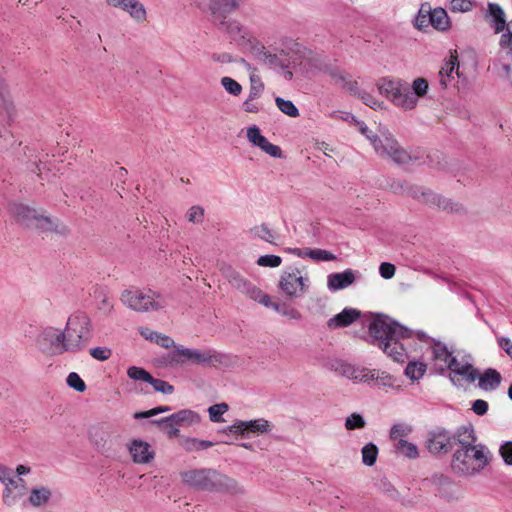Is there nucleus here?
I'll return each instance as SVG.
<instances>
[{
    "instance_id": "1a4fd4ad",
    "label": "nucleus",
    "mask_w": 512,
    "mask_h": 512,
    "mask_svg": "<svg viewBox=\"0 0 512 512\" xmlns=\"http://www.w3.org/2000/svg\"><path fill=\"white\" fill-rule=\"evenodd\" d=\"M90 318L82 312L69 317L65 335L66 351H77L82 349L90 338Z\"/></svg>"
},
{
    "instance_id": "9d476101",
    "label": "nucleus",
    "mask_w": 512,
    "mask_h": 512,
    "mask_svg": "<svg viewBox=\"0 0 512 512\" xmlns=\"http://www.w3.org/2000/svg\"><path fill=\"white\" fill-rule=\"evenodd\" d=\"M220 271L223 277L229 282V284L249 297L250 299L262 304H270V296L263 293L261 289L252 284L249 280L244 278L240 272L235 270L232 266L227 264H221Z\"/></svg>"
},
{
    "instance_id": "c756f323",
    "label": "nucleus",
    "mask_w": 512,
    "mask_h": 512,
    "mask_svg": "<svg viewBox=\"0 0 512 512\" xmlns=\"http://www.w3.org/2000/svg\"><path fill=\"white\" fill-rule=\"evenodd\" d=\"M488 14L493 18L492 25L495 33H500L506 27L505 13L500 5L496 3L488 4Z\"/></svg>"
},
{
    "instance_id": "a878e982",
    "label": "nucleus",
    "mask_w": 512,
    "mask_h": 512,
    "mask_svg": "<svg viewBox=\"0 0 512 512\" xmlns=\"http://www.w3.org/2000/svg\"><path fill=\"white\" fill-rule=\"evenodd\" d=\"M111 435V426L108 424H101L90 430L91 440L98 449L110 448L112 446Z\"/></svg>"
},
{
    "instance_id": "f8f14e48",
    "label": "nucleus",
    "mask_w": 512,
    "mask_h": 512,
    "mask_svg": "<svg viewBox=\"0 0 512 512\" xmlns=\"http://www.w3.org/2000/svg\"><path fill=\"white\" fill-rule=\"evenodd\" d=\"M308 281V277H303L298 268H293L282 273L279 288L287 297L299 298L307 291Z\"/></svg>"
},
{
    "instance_id": "f03ea898",
    "label": "nucleus",
    "mask_w": 512,
    "mask_h": 512,
    "mask_svg": "<svg viewBox=\"0 0 512 512\" xmlns=\"http://www.w3.org/2000/svg\"><path fill=\"white\" fill-rule=\"evenodd\" d=\"M371 344L378 346L387 356L396 362H403L406 351L400 339L409 338V329L389 320L376 318L369 325Z\"/></svg>"
},
{
    "instance_id": "412c9836",
    "label": "nucleus",
    "mask_w": 512,
    "mask_h": 512,
    "mask_svg": "<svg viewBox=\"0 0 512 512\" xmlns=\"http://www.w3.org/2000/svg\"><path fill=\"white\" fill-rule=\"evenodd\" d=\"M218 27L219 29L225 31L238 45H245L250 42V33L239 21L235 19H229L225 22H220Z\"/></svg>"
},
{
    "instance_id": "9b49d317",
    "label": "nucleus",
    "mask_w": 512,
    "mask_h": 512,
    "mask_svg": "<svg viewBox=\"0 0 512 512\" xmlns=\"http://www.w3.org/2000/svg\"><path fill=\"white\" fill-rule=\"evenodd\" d=\"M409 194L410 196H412L413 198L417 199L422 203H425L430 206H435L445 211L460 213L464 210V208L460 204L453 203L451 200L446 199L441 195L436 194L430 189L424 187H411L409 189Z\"/></svg>"
},
{
    "instance_id": "4468645a",
    "label": "nucleus",
    "mask_w": 512,
    "mask_h": 512,
    "mask_svg": "<svg viewBox=\"0 0 512 512\" xmlns=\"http://www.w3.org/2000/svg\"><path fill=\"white\" fill-rule=\"evenodd\" d=\"M328 365L332 371L352 380L354 383L371 384L373 375H370L371 369L369 368L356 366L339 359L330 361Z\"/></svg>"
},
{
    "instance_id": "bf43d9fd",
    "label": "nucleus",
    "mask_w": 512,
    "mask_h": 512,
    "mask_svg": "<svg viewBox=\"0 0 512 512\" xmlns=\"http://www.w3.org/2000/svg\"><path fill=\"white\" fill-rule=\"evenodd\" d=\"M282 263V259L277 255H262L257 259V264L262 267H278Z\"/></svg>"
},
{
    "instance_id": "a211bd4d",
    "label": "nucleus",
    "mask_w": 512,
    "mask_h": 512,
    "mask_svg": "<svg viewBox=\"0 0 512 512\" xmlns=\"http://www.w3.org/2000/svg\"><path fill=\"white\" fill-rule=\"evenodd\" d=\"M200 420L199 415L189 409L180 410L167 417L152 420L151 424L154 425H165L166 427L172 426H189L193 423H198Z\"/></svg>"
},
{
    "instance_id": "39448f33",
    "label": "nucleus",
    "mask_w": 512,
    "mask_h": 512,
    "mask_svg": "<svg viewBox=\"0 0 512 512\" xmlns=\"http://www.w3.org/2000/svg\"><path fill=\"white\" fill-rule=\"evenodd\" d=\"M184 484L202 491H236L237 483L228 476L211 468L191 469L180 473Z\"/></svg>"
},
{
    "instance_id": "0eeeda50",
    "label": "nucleus",
    "mask_w": 512,
    "mask_h": 512,
    "mask_svg": "<svg viewBox=\"0 0 512 512\" xmlns=\"http://www.w3.org/2000/svg\"><path fill=\"white\" fill-rule=\"evenodd\" d=\"M172 360L176 363L190 361L192 364L203 367L228 366L230 357L215 349H193L182 345L176 347L172 354Z\"/></svg>"
},
{
    "instance_id": "6ab92c4d",
    "label": "nucleus",
    "mask_w": 512,
    "mask_h": 512,
    "mask_svg": "<svg viewBox=\"0 0 512 512\" xmlns=\"http://www.w3.org/2000/svg\"><path fill=\"white\" fill-rule=\"evenodd\" d=\"M252 54L261 64L266 65L269 68H280L282 70H287L289 68V64L286 59L270 52L260 43L252 46Z\"/></svg>"
},
{
    "instance_id": "c9c22d12",
    "label": "nucleus",
    "mask_w": 512,
    "mask_h": 512,
    "mask_svg": "<svg viewBox=\"0 0 512 512\" xmlns=\"http://www.w3.org/2000/svg\"><path fill=\"white\" fill-rule=\"evenodd\" d=\"M395 449L399 454L410 459H415L419 455L417 446L404 439H399L395 443Z\"/></svg>"
},
{
    "instance_id": "a18cd8bd",
    "label": "nucleus",
    "mask_w": 512,
    "mask_h": 512,
    "mask_svg": "<svg viewBox=\"0 0 512 512\" xmlns=\"http://www.w3.org/2000/svg\"><path fill=\"white\" fill-rule=\"evenodd\" d=\"M432 353L435 360L442 361L446 365L450 362V359L453 358L452 353L448 350L446 345L440 342L434 343L432 346Z\"/></svg>"
},
{
    "instance_id": "7ed1b4c3",
    "label": "nucleus",
    "mask_w": 512,
    "mask_h": 512,
    "mask_svg": "<svg viewBox=\"0 0 512 512\" xmlns=\"http://www.w3.org/2000/svg\"><path fill=\"white\" fill-rule=\"evenodd\" d=\"M352 119L357 123L361 134L370 141L380 157H386L398 165L409 164L419 159L417 155L404 149L388 129H381L380 134L377 135L364 122L356 121L354 116H352Z\"/></svg>"
},
{
    "instance_id": "c03bdc74",
    "label": "nucleus",
    "mask_w": 512,
    "mask_h": 512,
    "mask_svg": "<svg viewBox=\"0 0 512 512\" xmlns=\"http://www.w3.org/2000/svg\"><path fill=\"white\" fill-rule=\"evenodd\" d=\"M242 109L246 113L258 114L265 111V105L258 98L253 96H247L245 101L242 103Z\"/></svg>"
},
{
    "instance_id": "052dcab7",
    "label": "nucleus",
    "mask_w": 512,
    "mask_h": 512,
    "mask_svg": "<svg viewBox=\"0 0 512 512\" xmlns=\"http://www.w3.org/2000/svg\"><path fill=\"white\" fill-rule=\"evenodd\" d=\"M410 88H412V93L418 99V97H423L427 93L428 82L424 78H417L413 81L412 86H410Z\"/></svg>"
},
{
    "instance_id": "dca6fc26",
    "label": "nucleus",
    "mask_w": 512,
    "mask_h": 512,
    "mask_svg": "<svg viewBox=\"0 0 512 512\" xmlns=\"http://www.w3.org/2000/svg\"><path fill=\"white\" fill-rule=\"evenodd\" d=\"M447 368L450 370V379L454 384H457L460 380L474 382L478 377L477 370L474 369L471 362L465 358L459 360L457 357L453 356L447 364Z\"/></svg>"
},
{
    "instance_id": "4be33fe9",
    "label": "nucleus",
    "mask_w": 512,
    "mask_h": 512,
    "mask_svg": "<svg viewBox=\"0 0 512 512\" xmlns=\"http://www.w3.org/2000/svg\"><path fill=\"white\" fill-rule=\"evenodd\" d=\"M431 482L434 486V493L436 496L443 498L446 501L458 499L455 487L448 477L435 475L431 478Z\"/></svg>"
},
{
    "instance_id": "774afa93",
    "label": "nucleus",
    "mask_w": 512,
    "mask_h": 512,
    "mask_svg": "<svg viewBox=\"0 0 512 512\" xmlns=\"http://www.w3.org/2000/svg\"><path fill=\"white\" fill-rule=\"evenodd\" d=\"M507 33L502 34L500 39L501 47L509 48L512 53V20L507 24Z\"/></svg>"
},
{
    "instance_id": "cd10ccee",
    "label": "nucleus",
    "mask_w": 512,
    "mask_h": 512,
    "mask_svg": "<svg viewBox=\"0 0 512 512\" xmlns=\"http://www.w3.org/2000/svg\"><path fill=\"white\" fill-rule=\"evenodd\" d=\"M249 233L253 238L260 239L271 245H278L280 240V234L270 228L266 223L255 225L249 230Z\"/></svg>"
},
{
    "instance_id": "603ef678",
    "label": "nucleus",
    "mask_w": 512,
    "mask_h": 512,
    "mask_svg": "<svg viewBox=\"0 0 512 512\" xmlns=\"http://www.w3.org/2000/svg\"><path fill=\"white\" fill-rule=\"evenodd\" d=\"M319 70L323 71L324 73L328 74L332 79H334L336 82H343L347 78H349L348 74L341 71L337 67H333L329 64L324 65V67H319Z\"/></svg>"
},
{
    "instance_id": "37998d69",
    "label": "nucleus",
    "mask_w": 512,
    "mask_h": 512,
    "mask_svg": "<svg viewBox=\"0 0 512 512\" xmlns=\"http://www.w3.org/2000/svg\"><path fill=\"white\" fill-rule=\"evenodd\" d=\"M228 410L229 406L225 402L214 404L208 408L209 418L214 423H222L225 421L223 414Z\"/></svg>"
},
{
    "instance_id": "79ce46f5",
    "label": "nucleus",
    "mask_w": 512,
    "mask_h": 512,
    "mask_svg": "<svg viewBox=\"0 0 512 512\" xmlns=\"http://www.w3.org/2000/svg\"><path fill=\"white\" fill-rule=\"evenodd\" d=\"M264 306L271 307L276 312H278L281 315L286 316L290 319L299 320L301 318V313L297 309L289 307L286 304H279V303H274V302L270 301L269 305H264Z\"/></svg>"
},
{
    "instance_id": "4c0bfd02",
    "label": "nucleus",
    "mask_w": 512,
    "mask_h": 512,
    "mask_svg": "<svg viewBox=\"0 0 512 512\" xmlns=\"http://www.w3.org/2000/svg\"><path fill=\"white\" fill-rule=\"evenodd\" d=\"M370 375H373L371 383L373 382L377 387H392L393 377L385 372L378 369H371Z\"/></svg>"
},
{
    "instance_id": "473e14b6",
    "label": "nucleus",
    "mask_w": 512,
    "mask_h": 512,
    "mask_svg": "<svg viewBox=\"0 0 512 512\" xmlns=\"http://www.w3.org/2000/svg\"><path fill=\"white\" fill-rule=\"evenodd\" d=\"M247 432L254 434H267L273 429V425L264 418L246 421Z\"/></svg>"
},
{
    "instance_id": "f704fd0d",
    "label": "nucleus",
    "mask_w": 512,
    "mask_h": 512,
    "mask_svg": "<svg viewBox=\"0 0 512 512\" xmlns=\"http://www.w3.org/2000/svg\"><path fill=\"white\" fill-rule=\"evenodd\" d=\"M427 366L423 362L411 361L405 368V375L412 381H417L423 377Z\"/></svg>"
},
{
    "instance_id": "4d7b16f0",
    "label": "nucleus",
    "mask_w": 512,
    "mask_h": 512,
    "mask_svg": "<svg viewBox=\"0 0 512 512\" xmlns=\"http://www.w3.org/2000/svg\"><path fill=\"white\" fill-rule=\"evenodd\" d=\"M149 384L154 388L155 391L161 392L163 394H172L174 392V387L165 380L157 379L152 376V379L149 381Z\"/></svg>"
},
{
    "instance_id": "bb28decb",
    "label": "nucleus",
    "mask_w": 512,
    "mask_h": 512,
    "mask_svg": "<svg viewBox=\"0 0 512 512\" xmlns=\"http://www.w3.org/2000/svg\"><path fill=\"white\" fill-rule=\"evenodd\" d=\"M241 63L245 66L247 71L249 72V92L248 96H253L254 98L260 99L264 90L265 85L260 77V75L257 73V68L253 67L250 63H248L245 59H241Z\"/></svg>"
},
{
    "instance_id": "ddd939ff",
    "label": "nucleus",
    "mask_w": 512,
    "mask_h": 512,
    "mask_svg": "<svg viewBox=\"0 0 512 512\" xmlns=\"http://www.w3.org/2000/svg\"><path fill=\"white\" fill-rule=\"evenodd\" d=\"M457 443V431L452 434L450 431L437 427L427 433L426 448L431 454H447Z\"/></svg>"
},
{
    "instance_id": "5fc2aeb1",
    "label": "nucleus",
    "mask_w": 512,
    "mask_h": 512,
    "mask_svg": "<svg viewBox=\"0 0 512 512\" xmlns=\"http://www.w3.org/2000/svg\"><path fill=\"white\" fill-rule=\"evenodd\" d=\"M430 13H431L430 8H426L425 5L421 6V8L418 12V15L416 16V19H415V26L418 29L421 30V29L428 27V25L430 24V19H429Z\"/></svg>"
},
{
    "instance_id": "de8ad7c7",
    "label": "nucleus",
    "mask_w": 512,
    "mask_h": 512,
    "mask_svg": "<svg viewBox=\"0 0 512 512\" xmlns=\"http://www.w3.org/2000/svg\"><path fill=\"white\" fill-rule=\"evenodd\" d=\"M305 256L314 261H334L337 259L333 253L323 249H306Z\"/></svg>"
},
{
    "instance_id": "864d4df0",
    "label": "nucleus",
    "mask_w": 512,
    "mask_h": 512,
    "mask_svg": "<svg viewBox=\"0 0 512 512\" xmlns=\"http://www.w3.org/2000/svg\"><path fill=\"white\" fill-rule=\"evenodd\" d=\"M412 431V428L409 425L400 423L392 426L390 430V438L392 440L398 441L402 439V437L407 436Z\"/></svg>"
},
{
    "instance_id": "2f4dec72",
    "label": "nucleus",
    "mask_w": 512,
    "mask_h": 512,
    "mask_svg": "<svg viewBox=\"0 0 512 512\" xmlns=\"http://www.w3.org/2000/svg\"><path fill=\"white\" fill-rule=\"evenodd\" d=\"M459 63L458 58L456 55H452L450 60L447 61L444 66L439 71L440 76V84L445 88L448 85V82L450 81V77L454 71L455 68L458 69ZM457 74L459 75V71L457 70Z\"/></svg>"
},
{
    "instance_id": "338daca9",
    "label": "nucleus",
    "mask_w": 512,
    "mask_h": 512,
    "mask_svg": "<svg viewBox=\"0 0 512 512\" xmlns=\"http://www.w3.org/2000/svg\"><path fill=\"white\" fill-rule=\"evenodd\" d=\"M472 7L473 3L471 0H451L450 9L453 12H468Z\"/></svg>"
},
{
    "instance_id": "20e7f679",
    "label": "nucleus",
    "mask_w": 512,
    "mask_h": 512,
    "mask_svg": "<svg viewBox=\"0 0 512 512\" xmlns=\"http://www.w3.org/2000/svg\"><path fill=\"white\" fill-rule=\"evenodd\" d=\"M9 212L15 221L30 229L41 233H56L66 235L69 230L59 219L52 218L43 213L42 210L31 208L22 203H12L9 206Z\"/></svg>"
},
{
    "instance_id": "72a5a7b5",
    "label": "nucleus",
    "mask_w": 512,
    "mask_h": 512,
    "mask_svg": "<svg viewBox=\"0 0 512 512\" xmlns=\"http://www.w3.org/2000/svg\"><path fill=\"white\" fill-rule=\"evenodd\" d=\"M0 482L5 485V491L3 494L4 501L5 503H10V494L12 493V488L10 485L13 483L12 469L0 465Z\"/></svg>"
},
{
    "instance_id": "58836bf2",
    "label": "nucleus",
    "mask_w": 512,
    "mask_h": 512,
    "mask_svg": "<svg viewBox=\"0 0 512 512\" xmlns=\"http://www.w3.org/2000/svg\"><path fill=\"white\" fill-rule=\"evenodd\" d=\"M378 447L374 443H367L361 449L362 462L366 466H373L378 456Z\"/></svg>"
},
{
    "instance_id": "5701e85b",
    "label": "nucleus",
    "mask_w": 512,
    "mask_h": 512,
    "mask_svg": "<svg viewBox=\"0 0 512 512\" xmlns=\"http://www.w3.org/2000/svg\"><path fill=\"white\" fill-rule=\"evenodd\" d=\"M128 449L135 463L145 464L154 458V452L145 441L134 439L131 441Z\"/></svg>"
},
{
    "instance_id": "3c124183",
    "label": "nucleus",
    "mask_w": 512,
    "mask_h": 512,
    "mask_svg": "<svg viewBox=\"0 0 512 512\" xmlns=\"http://www.w3.org/2000/svg\"><path fill=\"white\" fill-rule=\"evenodd\" d=\"M221 85L229 94L233 96H239L242 92V86L231 77H223L221 79Z\"/></svg>"
},
{
    "instance_id": "423d86ee",
    "label": "nucleus",
    "mask_w": 512,
    "mask_h": 512,
    "mask_svg": "<svg viewBox=\"0 0 512 512\" xmlns=\"http://www.w3.org/2000/svg\"><path fill=\"white\" fill-rule=\"evenodd\" d=\"M120 301L128 309L139 313L158 311L167 305L165 298L160 293L136 287L125 289L121 293Z\"/></svg>"
},
{
    "instance_id": "f257e3e1",
    "label": "nucleus",
    "mask_w": 512,
    "mask_h": 512,
    "mask_svg": "<svg viewBox=\"0 0 512 512\" xmlns=\"http://www.w3.org/2000/svg\"><path fill=\"white\" fill-rule=\"evenodd\" d=\"M472 427L461 426L457 429V444L452 456V470L463 476H471L482 471L488 464L489 451L482 444H476Z\"/></svg>"
},
{
    "instance_id": "6e6d98bb",
    "label": "nucleus",
    "mask_w": 512,
    "mask_h": 512,
    "mask_svg": "<svg viewBox=\"0 0 512 512\" xmlns=\"http://www.w3.org/2000/svg\"><path fill=\"white\" fill-rule=\"evenodd\" d=\"M247 424L244 420H237L232 425L221 430L224 434H234L244 436L247 433Z\"/></svg>"
},
{
    "instance_id": "2eb2a0df",
    "label": "nucleus",
    "mask_w": 512,
    "mask_h": 512,
    "mask_svg": "<svg viewBox=\"0 0 512 512\" xmlns=\"http://www.w3.org/2000/svg\"><path fill=\"white\" fill-rule=\"evenodd\" d=\"M37 345L42 352L55 354L66 351L65 349V335L63 331L46 327L37 337Z\"/></svg>"
},
{
    "instance_id": "09e8293b",
    "label": "nucleus",
    "mask_w": 512,
    "mask_h": 512,
    "mask_svg": "<svg viewBox=\"0 0 512 512\" xmlns=\"http://www.w3.org/2000/svg\"><path fill=\"white\" fill-rule=\"evenodd\" d=\"M127 375L129 378L135 381H143L149 383L152 379V375L141 367L131 366L127 370Z\"/></svg>"
},
{
    "instance_id": "e433bc0d",
    "label": "nucleus",
    "mask_w": 512,
    "mask_h": 512,
    "mask_svg": "<svg viewBox=\"0 0 512 512\" xmlns=\"http://www.w3.org/2000/svg\"><path fill=\"white\" fill-rule=\"evenodd\" d=\"M183 448L187 452L200 451L214 446V443L208 440H200L197 438H186L182 442Z\"/></svg>"
},
{
    "instance_id": "b1692460",
    "label": "nucleus",
    "mask_w": 512,
    "mask_h": 512,
    "mask_svg": "<svg viewBox=\"0 0 512 512\" xmlns=\"http://www.w3.org/2000/svg\"><path fill=\"white\" fill-rule=\"evenodd\" d=\"M355 281V272L347 269L339 273H331L327 276V287L330 291H338L352 285Z\"/></svg>"
},
{
    "instance_id": "393cba45",
    "label": "nucleus",
    "mask_w": 512,
    "mask_h": 512,
    "mask_svg": "<svg viewBox=\"0 0 512 512\" xmlns=\"http://www.w3.org/2000/svg\"><path fill=\"white\" fill-rule=\"evenodd\" d=\"M361 315V312L355 308H344L340 313L327 321L329 329H338L351 325Z\"/></svg>"
},
{
    "instance_id": "ea45409f",
    "label": "nucleus",
    "mask_w": 512,
    "mask_h": 512,
    "mask_svg": "<svg viewBox=\"0 0 512 512\" xmlns=\"http://www.w3.org/2000/svg\"><path fill=\"white\" fill-rule=\"evenodd\" d=\"M246 136L253 146L259 147L260 149L267 143V138L261 134L259 127L256 125L247 128Z\"/></svg>"
},
{
    "instance_id": "13d9d810",
    "label": "nucleus",
    "mask_w": 512,
    "mask_h": 512,
    "mask_svg": "<svg viewBox=\"0 0 512 512\" xmlns=\"http://www.w3.org/2000/svg\"><path fill=\"white\" fill-rule=\"evenodd\" d=\"M170 410H171L170 406H158V407L152 408L147 411L136 412V413H134L133 417H134V419H137V420L145 419V418H150L152 416H155V415H158L161 413L169 412Z\"/></svg>"
},
{
    "instance_id": "6e6552de",
    "label": "nucleus",
    "mask_w": 512,
    "mask_h": 512,
    "mask_svg": "<svg viewBox=\"0 0 512 512\" xmlns=\"http://www.w3.org/2000/svg\"><path fill=\"white\" fill-rule=\"evenodd\" d=\"M381 94L395 106L411 110L417 105V98L412 93L410 85L401 79L382 78L377 84Z\"/></svg>"
},
{
    "instance_id": "69168bd1",
    "label": "nucleus",
    "mask_w": 512,
    "mask_h": 512,
    "mask_svg": "<svg viewBox=\"0 0 512 512\" xmlns=\"http://www.w3.org/2000/svg\"><path fill=\"white\" fill-rule=\"evenodd\" d=\"M89 353L94 359L99 361L108 360L112 355L111 349L107 347H94L90 349Z\"/></svg>"
},
{
    "instance_id": "680f3d73",
    "label": "nucleus",
    "mask_w": 512,
    "mask_h": 512,
    "mask_svg": "<svg viewBox=\"0 0 512 512\" xmlns=\"http://www.w3.org/2000/svg\"><path fill=\"white\" fill-rule=\"evenodd\" d=\"M10 487L12 488V493L10 494V503H8L9 505L12 504L17 497L23 496L25 492L24 481L21 478H13V483L10 485Z\"/></svg>"
},
{
    "instance_id": "0e129e2a",
    "label": "nucleus",
    "mask_w": 512,
    "mask_h": 512,
    "mask_svg": "<svg viewBox=\"0 0 512 512\" xmlns=\"http://www.w3.org/2000/svg\"><path fill=\"white\" fill-rule=\"evenodd\" d=\"M204 219V209L201 206H192L187 213V220L191 223H202Z\"/></svg>"
},
{
    "instance_id": "e2e57ef3",
    "label": "nucleus",
    "mask_w": 512,
    "mask_h": 512,
    "mask_svg": "<svg viewBox=\"0 0 512 512\" xmlns=\"http://www.w3.org/2000/svg\"><path fill=\"white\" fill-rule=\"evenodd\" d=\"M67 384L69 387L73 388L77 392H83L86 389L85 382L80 378V376L71 372L67 377Z\"/></svg>"
},
{
    "instance_id": "a19ab883",
    "label": "nucleus",
    "mask_w": 512,
    "mask_h": 512,
    "mask_svg": "<svg viewBox=\"0 0 512 512\" xmlns=\"http://www.w3.org/2000/svg\"><path fill=\"white\" fill-rule=\"evenodd\" d=\"M50 496L51 492L48 488H35L31 491L29 501L33 506H40L46 503L49 500Z\"/></svg>"
},
{
    "instance_id": "aec40b11",
    "label": "nucleus",
    "mask_w": 512,
    "mask_h": 512,
    "mask_svg": "<svg viewBox=\"0 0 512 512\" xmlns=\"http://www.w3.org/2000/svg\"><path fill=\"white\" fill-rule=\"evenodd\" d=\"M106 3L127 12L138 23H143L147 19L146 8L139 0H106Z\"/></svg>"
},
{
    "instance_id": "8fccbe9b",
    "label": "nucleus",
    "mask_w": 512,
    "mask_h": 512,
    "mask_svg": "<svg viewBox=\"0 0 512 512\" xmlns=\"http://www.w3.org/2000/svg\"><path fill=\"white\" fill-rule=\"evenodd\" d=\"M365 425V419L358 413H352L345 420V428L347 430L362 429L365 427Z\"/></svg>"
},
{
    "instance_id": "49530a36",
    "label": "nucleus",
    "mask_w": 512,
    "mask_h": 512,
    "mask_svg": "<svg viewBox=\"0 0 512 512\" xmlns=\"http://www.w3.org/2000/svg\"><path fill=\"white\" fill-rule=\"evenodd\" d=\"M275 103H276V106L278 107V109L282 113H284L290 117H293V118L299 116V110L292 101L285 100L281 97H276Z\"/></svg>"
},
{
    "instance_id": "f3484780",
    "label": "nucleus",
    "mask_w": 512,
    "mask_h": 512,
    "mask_svg": "<svg viewBox=\"0 0 512 512\" xmlns=\"http://www.w3.org/2000/svg\"><path fill=\"white\" fill-rule=\"evenodd\" d=\"M246 0H209L208 9L212 16V20L217 25L225 22L228 16L237 11L245 4Z\"/></svg>"
},
{
    "instance_id": "c85d7f7f",
    "label": "nucleus",
    "mask_w": 512,
    "mask_h": 512,
    "mask_svg": "<svg viewBox=\"0 0 512 512\" xmlns=\"http://www.w3.org/2000/svg\"><path fill=\"white\" fill-rule=\"evenodd\" d=\"M501 383L500 373L492 368H488L479 377L478 386L485 391H492L499 387Z\"/></svg>"
},
{
    "instance_id": "7c9ffc66",
    "label": "nucleus",
    "mask_w": 512,
    "mask_h": 512,
    "mask_svg": "<svg viewBox=\"0 0 512 512\" xmlns=\"http://www.w3.org/2000/svg\"><path fill=\"white\" fill-rule=\"evenodd\" d=\"M430 24L438 30H446L449 27V17L443 8H435L431 10Z\"/></svg>"
}]
</instances>
